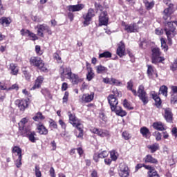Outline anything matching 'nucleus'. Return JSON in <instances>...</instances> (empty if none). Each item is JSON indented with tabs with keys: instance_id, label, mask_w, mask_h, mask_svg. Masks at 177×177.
<instances>
[{
	"instance_id": "f257e3e1",
	"label": "nucleus",
	"mask_w": 177,
	"mask_h": 177,
	"mask_svg": "<svg viewBox=\"0 0 177 177\" xmlns=\"http://www.w3.org/2000/svg\"><path fill=\"white\" fill-rule=\"evenodd\" d=\"M132 88H133V82L130 80L127 82V89L131 91L134 96H138L144 104H147L149 103V97H147V93L145 91V86L143 85L139 86L138 92Z\"/></svg>"
},
{
	"instance_id": "f03ea898",
	"label": "nucleus",
	"mask_w": 177,
	"mask_h": 177,
	"mask_svg": "<svg viewBox=\"0 0 177 177\" xmlns=\"http://www.w3.org/2000/svg\"><path fill=\"white\" fill-rule=\"evenodd\" d=\"M174 24L177 26V21L167 22L165 28L169 45H172V38L176 35V29L174 26Z\"/></svg>"
},
{
	"instance_id": "7ed1b4c3",
	"label": "nucleus",
	"mask_w": 177,
	"mask_h": 177,
	"mask_svg": "<svg viewBox=\"0 0 177 177\" xmlns=\"http://www.w3.org/2000/svg\"><path fill=\"white\" fill-rule=\"evenodd\" d=\"M30 63L31 66H34V67H37L39 70L41 71H46L48 68L45 66V63L39 57H32L30 59Z\"/></svg>"
},
{
	"instance_id": "20e7f679",
	"label": "nucleus",
	"mask_w": 177,
	"mask_h": 177,
	"mask_svg": "<svg viewBox=\"0 0 177 177\" xmlns=\"http://www.w3.org/2000/svg\"><path fill=\"white\" fill-rule=\"evenodd\" d=\"M151 60L153 64H158V63H162L165 60L164 57H161V51H160V48H153L152 49Z\"/></svg>"
},
{
	"instance_id": "39448f33",
	"label": "nucleus",
	"mask_w": 177,
	"mask_h": 177,
	"mask_svg": "<svg viewBox=\"0 0 177 177\" xmlns=\"http://www.w3.org/2000/svg\"><path fill=\"white\" fill-rule=\"evenodd\" d=\"M67 8L69 11L68 12V17L71 21H73L74 20V14L71 12H80V10H82L85 8V6L84 4L71 5Z\"/></svg>"
},
{
	"instance_id": "423d86ee",
	"label": "nucleus",
	"mask_w": 177,
	"mask_h": 177,
	"mask_svg": "<svg viewBox=\"0 0 177 177\" xmlns=\"http://www.w3.org/2000/svg\"><path fill=\"white\" fill-rule=\"evenodd\" d=\"M35 28V30H37V35L41 38L45 37L44 35V31L47 32L48 35H52V30H50V28L45 24H38Z\"/></svg>"
},
{
	"instance_id": "0eeeda50",
	"label": "nucleus",
	"mask_w": 177,
	"mask_h": 177,
	"mask_svg": "<svg viewBox=\"0 0 177 177\" xmlns=\"http://www.w3.org/2000/svg\"><path fill=\"white\" fill-rule=\"evenodd\" d=\"M90 131L92 133H95L100 136V138H110V133L107 130L92 127L90 129Z\"/></svg>"
},
{
	"instance_id": "6e6552de",
	"label": "nucleus",
	"mask_w": 177,
	"mask_h": 177,
	"mask_svg": "<svg viewBox=\"0 0 177 177\" xmlns=\"http://www.w3.org/2000/svg\"><path fill=\"white\" fill-rule=\"evenodd\" d=\"M108 102L111 106V111H115L117 109V104H118V100L115 97V93L114 95L111 94L107 97Z\"/></svg>"
},
{
	"instance_id": "1a4fd4ad",
	"label": "nucleus",
	"mask_w": 177,
	"mask_h": 177,
	"mask_svg": "<svg viewBox=\"0 0 177 177\" xmlns=\"http://www.w3.org/2000/svg\"><path fill=\"white\" fill-rule=\"evenodd\" d=\"M59 73L62 78H66L67 80H68L73 75V72L70 66L65 67V68L63 66H61L59 68Z\"/></svg>"
},
{
	"instance_id": "9d476101",
	"label": "nucleus",
	"mask_w": 177,
	"mask_h": 177,
	"mask_svg": "<svg viewBox=\"0 0 177 177\" xmlns=\"http://www.w3.org/2000/svg\"><path fill=\"white\" fill-rule=\"evenodd\" d=\"M84 26H89L91 24V20H92V17H95V10L92 8L88 9L86 15L84 16Z\"/></svg>"
},
{
	"instance_id": "9b49d317",
	"label": "nucleus",
	"mask_w": 177,
	"mask_h": 177,
	"mask_svg": "<svg viewBox=\"0 0 177 177\" xmlns=\"http://www.w3.org/2000/svg\"><path fill=\"white\" fill-rule=\"evenodd\" d=\"M119 175L121 177H128L129 176V169L125 163H120L119 166Z\"/></svg>"
},
{
	"instance_id": "f8f14e48",
	"label": "nucleus",
	"mask_w": 177,
	"mask_h": 177,
	"mask_svg": "<svg viewBox=\"0 0 177 177\" xmlns=\"http://www.w3.org/2000/svg\"><path fill=\"white\" fill-rule=\"evenodd\" d=\"M68 115L69 118V122L73 125V127H77L80 125H82L80 120L75 117V114L71 113V112H68Z\"/></svg>"
},
{
	"instance_id": "ddd939ff",
	"label": "nucleus",
	"mask_w": 177,
	"mask_h": 177,
	"mask_svg": "<svg viewBox=\"0 0 177 177\" xmlns=\"http://www.w3.org/2000/svg\"><path fill=\"white\" fill-rule=\"evenodd\" d=\"M107 24H109V17L107 12L104 11L99 16V26L102 27V26H107Z\"/></svg>"
},
{
	"instance_id": "4468645a",
	"label": "nucleus",
	"mask_w": 177,
	"mask_h": 177,
	"mask_svg": "<svg viewBox=\"0 0 177 177\" xmlns=\"http://www.w3.org/2000/svg\"><path fill=\"white\" fill-rule=\"evenodd\" d=\"M95 97V93H91L90 94H84L82 95V97L80 98V102L81 103H91L92 100H93Z\"/></svg>"
},
{
	"instance_id": "2eb2a0df",
	"label": "nucleus",
	"mask_w": 177,
	"mask_h": 177,
	"mask_svg": "<svg viewBox=\"0 0 177 177\" xmlns=\"http://www.w3.org/2000/svg\"><path fill=\"white\" fill-rule=\"evenodd\" d=\"M15 104L18 106L21 111H24L28 107V101L27 100H17Z\"/></svg>"
},
{
	"instance_id": "dca6fc26",
	"label": "nucleus",
	"mask_w": 177,
	"mask_h": 177,
	"mask_svg": "<svg viewBox=\"0 0 177 177\" xmlns=\"http://www.w3.org/2000/svg\"><path fill=\"white\" fill-rule=\"evenodd\" d=\"M171 95L170 102L171 104H177V86H171Z\"/></svg>"
},
{
	"instance_id": "f3484780",
	"label": "nucleus",
	"mask_w": 177,
	"mask_h": 177,
	"mask_svg": "<svg viewBox=\"0 0 177 177\" xmlns=\"http://www.w3.org/2000/svg\"><path fill=\"white\" fill-rule=\"evenodd\" d=\"M122 26L127 32H135V31H136V24H131L128 25L126 24L125 22H122Z\"/></svg>"
},
{
	"instance_id": "a211bd4d",
	"label": "nucleus",
	"mask_w": 177,
	"mask_h": 177,
	"mask_svg": "<svg viewBox=\"0 0 177 177\" xmlns=\"http://www.w3.org/2000/svg\"><path fill=\"white\" fill-rule=\"evenodd\" d=\"M86 80L87 81H92L93 78H95V73L93 72V69L91 67V64L86 63Z\"/></svg>"
},
{
	"instance_id": "6ab92c4d",
	"label": "nucleus",
	"mask_w": 177,
	"mask_h": 177,
	"mask_svg": "<svg viewBox=\"0 0 177 177\" xmlns=\"http://www.w3.org/2000/svg\"><path fill=\"white\" fill-rule=\"evenodd\" d=\"M164 117L167 122H172V109L170 108L164 109Z\"/></svg>"
},
{
	"instance_id": "aec40b11",
	"label": "nucleus",
	"mask_w": 177,
	"mask_h": 177,
	"mask_svg": "<svg viewBox=\"0 0 177 177\" xmlns=\"http://www.w3.org/2000/svg\"><path fill=\"white\" fill-rule=\"evenodd\" d=\"M145 169H148V177H160L153 167L145 166Z\"/></svg>"
},
{
	"instance_id": "412c9836",
	"label": "nucleus",
	"mask_w": 177,
	"mask_h": 177,
	"mask_svg": "<svg viewBox=\"0 0 177 177\" xmlns=\"http://www.w3.org/2000/svg\"><path fill=\"white\" fill-rule=\"evenodd\" d=\"M43 82H44V77L39 76L36 79L35 85L30 88V91H35V89H38L39 88H41V85H42Z\"/></svg>"
},
{
	"instance_id": "4be33fe9",
	"label": "nucleus",
	"mask_w": 177,
	"mask_h": 177,
	"mask_svg": "<svg viewBox=\"0 0 177 177\" xmlns=\"http://www.w3.org/2000/svg\"><path fill=\"white\" fill-rule=\"evenodd\" d=\"M117 55L120 56V57H122L125 55V44L124 42L120 41L117 48Z\"/></svg>"
},
{
	"instance_id": "5701e85b",
	"label": "nucleus",
	"mask_w": 177,
	"mask_h": 177,
	"mask_svg": "<svg viewBox=\"0 0 177 177\" xmlns=\"http://www.w3.org/2000/svg\"><path fill=\"white\" fill-rule=\"evenodd\" d=\"M37 132L40 135H48V129L41 123H39L37 127Z\"/></svg>"
},
{
	"instance_id": "b1692460",
	"label": "nucleus",
	"mask_w": 177,
	"mask_h": 177,
	"mask_svg": "<svg viewBox=\"0 0 177 177\" xmlns=\"http://www.w3.org/2000/svg\"><path fill=\"white\" fill-rule=\"evenodd\" d=\"M164 3L165 5H167L169 6L167 8L165 9V13L168 15L171 10H174V4L171 3V1L169 0H163Z\"/></svg>"
},
{
	"instance_id": "393cba45",
	"label": "nucleus",
	"mask_w": 177,
	"mask_h": 177,
	"mask_svg": "<svg viewBox=\"0 0 177 177\" xmlns=\"http://www.w3.org/2000/svg\"><path fill=\"white\" fill-rule=\"evenodd\" d=\"M9 70H10L12 75H17L19 73V66H17L16 64H10Z\"/></svg>"
},
{
	"instance_id": "a878e982",
	"label": "nucleus",
	"mask_w": 177,
	"mask_h": 177,
	"mask_svg": "<svg viewBox=\"0 0 177 177\" xmlns=\"http://www.w3.org/2000/svg\"><path fill=\"white\" fill-rule=\"evenodd\" d=\"M68 80H71L73 85H77V84L80 82V77H78V75H75V73H72Z\"/></svg>"
},
{
	"instance_id": "bb28decb",
	"label": "nucleus",
	"mask_w": 177,
	"mask_h": 177,
	"mask_svg": "<svg viewBox=\"0 0 177 177\" xmlns=\"http://www.w3.org/2000/svg\"><path fill=\"white\" fill-rule=\"evenodd\" d=\"M145 162H150L151 164H157V159L153 158L151 155H147L144 158Z\"/></svg>"
},
{
	"instance_id": "cd10ccee",
	"label": "nucleus",
	"mask_w": 177,
	"mask_h": 177,
	"mask_svg": "<svg viewBox=\"0 0 177 177\" xmlns=\"http://www.w3.org/2000/svg\"><path fill=\"white\" fill-rule=\"evenodd\" d=\"M95 70L97 72V74H103L104 73H107V68L102 66V65H99L95 66Z\"/></svg>"
},
{
	"instance_id": "c85d7f7f",
	"label": "nucleus",
	"mask_w": 177,
	"mask_h": 177,
	"mask_svg": "<svg viewBox=\"0 0 177 177\" xmlns=\"http://www.w3.org/2000/svg\"><path fill=\"white\" fill-rule=\"evenodd\" d=\"M153 127L154 129H157V131H164L165 129L164 128V124L161 122H156L153 123Z\"/></svg>"
},
{
	"instance_id": "c756f323",
	"label": "nucleus",
	"mask_w": 177,
	"mask_h": 177,
	"mask_svg": "<svg viewBox=\"0 0 177 177\" xmlns=\"http://www.w3.org/2000/svg\"><path fill=\"white\" fill-rule=\"evenodd\" d=\"M77 129L79 131V133H76L77 138H80L82 139V136H84V126L80 124L76 127Z\"/></svg>"
},
{
	"instance_id": "7c9ffc66",
	"label": "nucleus",
	"mask_w": 177,
	"mask_h": 177,
	"mask_svg": "<svg viewBox=\"0 0 177 177\" xmlns=\"http://www.w3.org/2000/svg\"><path fill=\"white\" fill-rule=\"evenodd\" d=\"M115 111L117 115H120V117H125L127 115V112L120 106H116Z\"/></svg>"
},
{
	"instance_id": "2f4dec72",
	"label": "nucleus",
	"mask_w": 177,
	"mask_h": 177,
	"mask_svg": "<svg viewBox=\"0 0 177 177\" xmlns=\"http://www.w3.org/2000/svg\"><path fill=\"white\" fill-rule=\"evenodd\" d=\"M147 10H151L154 7V1H149L147 0H143Z\"/></svg>"
},
{
	"instance_id": "473e14b6",
	"label": "nucleus",
	"mask_w": 177,
	"mask_h": 177,
	"mask_svg": "<svg viewBox=\"0 0 177 177\" xmlns=\"http://www.w3.org/2000/svg\"><path fill=\"white\" fill-rule=\"evenodd\" d=\"M10 19L6 18V17H2L0 19V24L1 26H3V27H8V25L10 24Z\"/></svg>"
},
{
	"instance_id": "72a5a7b5",
	"label": "nucleus",
	"mask_w": 177,
	"mask_h": 177,
	"mask_svg": "<svg viewBox=\"0 0 177 177\" xmlns=\"http://www.w3.org/2000/svg\"><path fill=\"white\" fill-rule=\"evenodd\" d=\"M35 136H37V133H35V131H32L30 132V133L28 136V138L29 140L32 142V143H35V141L38 140V139Z\"/></svg>"
},
{
	"instance_id": "f704fd0d",
	"label": "nucleus",
	"mask_w": 177,
	"mask_h": 177,
	"mask_svg": "<svg viewBox=\"0 0 177 177\" xmlns=\"http://www.w3.org/2000/svg\"><path fill=\"white\" fill-rule=\"evenodd\" d=\"M147 74L149 78H153V74H154V68L151 65H147Z\"/></svg>"
},
{
	"instance_id": "c9c22d12",
	"label": "nucleus",
	"mask_w": 177,
	"mask_h": 177,
	"mask_svg": "<svg viewBox=\"0 0 177 177\" xmlns=\"http://www.w3.org/2000/svg\"><path fill=\"white\" fill-rule=\"evenodd\" d=\"M159 93H160V95H163V96H165V97H167V96H168V87H167V86H162L160 88Z\"/></svg>"
},
{
	"instance_id": "e433bc0d",
	"label": "nucleus",
	"mask_w": 177,
	"mask_h": 177,
	"mask_svg": "<svg viewBox=\"0 0 177 177\" xmlns=\"http://www.w3.org/2000/svg\"><path fill=\"white\" fill-rule=\"evenodd\" d=\"M32 120H34V121H42V120H45V116L42 115V113L38 112L32 118Z\"/></svg>"
},
{
	"instance_id": "4c0bfd02",
	"label": "nucleus",
	"mask_w": 177,
	"mask_h": 177,
	"mask_svg": "<svg viewBox=\"0 0 177 177\" xmlns=\"http://www.w3.org/2000/svg\"><path fill=\"white\" fill-rule=\"evenodd\" d=\"M159 147H160V146L157 143L147 146V148L149 150H151V153H155V151H157V150H158Z\"/></svg>"
},
{
	"instance_id": "58836bf2",
	"label": "nucleus",
	"mask_w": 177,
	"mask_h": 177,
	"mask_svg": "<svg viewBox=\"0 0 177 177\" xmlns=\"http://www.w3.org/2000/svg\"><path fill=\"white\" fill-rule=\"evenodd\" d=\"M140 132L142 136H147L150 133V130L146 127H143L140 129Z\"/></svg>"
},
{
	"instance_id": "ea45409f",
	"label": "nucleus",
	"mask_w": 177,
	"mask_h": 177,
	"mask_svg": "<svg viewBox=\"0 0 177 177\" xmlns=\"http://www.w3.org/2000/svg\"><path fill=\"white\" fill-rule=\"evenodd\" d=\"M12 153H17L18 157H21V149L17 146L12 148Z\"/></svg>"
},
{
	"instance_id": "a19ab883",
	"label": "nucleus",
	"mask_w": 177,
	"mask_h": 177,
	"mask_svg": "<svg viewBox=\"0 0 177 177\" xmlns=\"http://www.w3.org/2000/svg\"><path fill=\"white\" fill-rule=\"evenodd\" d=\"M160 41H161L162 49H164L165 52H167V50H168V46H167V43L165 42V39L161 38Z\"/></svg>"
},
{
	"instance_id": "79ce46f5",
	"label": "nucleus",
	"mask_w": 177,
	"mask_h": 177,
	"mask_svg": "<svg viewBox=\"0 0 177 177\" xmlns=\"http://www.w3.org/2000/svg\"><path fill=\"white\" fill-rule=\"evenodd\" d=\"M99 57L100 58L105 57L106 59H107L109 57H111V53H110L109 51H105V52L100 54Z\"/></svg>"
},
{
	"instance_id": "37998d69",
	"label": "nucleus",
	"mask_w": 177,
	"mask_h": 177,
	"mask_svg": "<svg viewBox=\"0 0 177 177\" xmlns=\"http://www.w3.org/2000/svg\"><path fill=\"white\" fill-rule=\"evenodd\" d=\"M153 99L156 102V106L158 107L161 106V99L158 97V95H153Z\"/></svg>"
},
{
	"instance_id": "c03bdc74",
	"label": "nucleus",
	"mask_w": 177,
	"mask_h": 177,
	"mask_svg": "<svg viewBox=\"0 0 177 177\" xmlns=\"http://www.w3.org/2000/svg\"><path fill=\"white\" fill-rule=\"evenodd\" d=\"M35 176L37 177H41L42 176V174L41 173V170L39 166H35Z\"/></svg>"
},
{
	"instance_id": "a18cd8bd",
	"label": "nucleus",
	"mask_w": 177,
	"mask_h": 177,
	"mask_svg": "<svg viewBox=\"0 0 177 177\" xmlns=\"http://www.w3.org/2000/svg\"><path fill=\"white\" fill-rule=\"evenodd\" d=\"M122 136L124 140H129V139H131V134H129L128 131H124Z\"/></svg>"
},
{
	"instance_id": "49530a36",
	"label": "nucleus",
	"mask_w": 177,
	"mask_h": 177,
	"mask_svg": "<svg viewBox=\"0 0 177 177\" xmlns=\"http://www.w3.org/2000/svg\"><path fill=\"white\" fill-rule=\"evenodd\" d=\"M121 84V82L120 80L115 79V78H111V85H116L118 86Z\"/></svg>"
},
{
	"instance_id": "de8ad7c7",
	"label": "nucleus",
	"mask_w": 177,
	"mask_h": 177,
	"mask_svg": "<svg viewBox=\"0 0 177 177\" xmlns=\"http://www.w3.org/2000/svg\"><path fill=\"white\" fill-rule=\"evenodd\" d=\"M28 37L29 38H31L32 41H37V39H38L37 35L32 32H30Z\"/></svg>"
},
{
	"instance_id": "09e8293b",
	"label": "nucleus",
	"mask_w": 177,
	"mask_h": 177,
	"mask_svg": "<svg viewBox=\"0 0 177 177\" xmlns=\"http://www.w3.org/2000/svg\"><path fill=\"white\" fill-rule=\"evenodd\" d=\"M30 32L29 30L22 29L21 30V35L24 37H28Z\"/></svg>"
},
{
	"instance_id": "8fccbe9b",
	"label": "nucleus",
	"mask_w": 177,
	"mask_h": 177,
	"mask_svg": "<svg viewBox=\"0 0 177 177\" xmlns=\"http://www.w3.org/2000/svg\"><path fill=\"white\" fill-rule=\"evenodd\" d=\"M68 96H69L68 91H66L64 93V95L62 98V103H67V102L68 100Z\"/></svg>"
},
{
	"instance_id": "3c124183",
	"label": "nucleus",
	"mask_w": 177,
	"mask_h": 177,
	"mask_svg": "<svg viewBox=\"0 0 177 177\" xmlns=\"http://www.w3.org/2000/svg\"><path fill=\"white\" fill-rule=\"evenodd\" d=\"M100 158H106V157L109 156V151H103L100 153Z\"/></svg>"
},
{
	"instance_id": "603ef678",
	"label": "nucleus",
	"mask_w": 177,
	"mask_h": 177,
	"mask_svg": "<svg viewBox=\"0 0 177 177\" xmlns=\"http://www.w3.org/2000/svg\"><path fill=\"white\" fill-rule=\"evenodd\" d=\"M153 136H155L156 140L159 141L161 140V138H162L161 133L156 131L153 133Z\"/></svg>"
},
{
	"instance_id": "864d4df0",
	"label": "nucleus",
	"mask_w": 177,
	"mask_h": 177,
	"mask_svg": "<svg viewBox=\"0 0 177 177\" xmlns=\"http://www.w3.org/2000/svg\"><path fill=\"white\" fill-rule=\"evenodd\" d=\"M21 158L22 156L18 157V159L15 161L17 168H20L21 167Z\"/></svg>"
},
{
	"instance_id": "5fc2aeb1",
	"label": "nucleus",
	"mask_w": 177,
	"mask_h": 177,
	"mask_svg": "<svg viewBox=\"0 0 177 177\" xmlns=\"http://www.w3.org/2000/svg\"><path fill=\"white\" fill-rule=\"evenodd\" d=\"M32 20L33 21H35V23H41L42 22V18L37 17V16H32Z\"/></svg>"
},
{
	"instance_id": "6e6d98bb",
	"label": "nucleus",
	"mask_w": 177,
	"mask_h": 177,
	"mask_svg": "<svg viewBox=\"0 0 177 177\" xmlns=\"http://www.w3.org/2000/svg\"><path fill=\"white\" fill-rule=\"evenodd\" d=\"M12 90L19 91V84H12V86H10L7 89V91H12Z\"/></svg>"
},
{
	"instance_id": "4d7b16f0",
	"label": "nucleus",
	"mask_w": 177,
	"mask_h": 177,
	"mask_svg": "<svg viewBox=\"0 0 177 177\" xmlns=\"http://www.w3.org/2000/svg\"><path fill=\"white\" fill-rule=\"evenodd\" d=\"M53 57L57 60V63H62V57L57 53H55Z\"/></svg>"
},
{
	"instance_id": "13d9d810",
	"label": "nucleus",
	"mask_w": 177,
	"mask_h": 177,
	"mask_svg": "<svg viewBox=\"0 0 177 177\" xmlns=\"http://www.w3.org/2000/svg\"><path fill=\"white\" fill-rule=\"evenodd\" d=\"M123 106L125 107V109H127L128 110H131L130 104L128 103V100H124L123 102Z\"/></svg>"
},
{
	"instance_id": "bf43d9fd",
	"label": "nucleus",
	"mask_w": 177,
	"mask_h": 177,
	"mask_svg": "<svg viewBox=\"0 0 177 177\" xmlns=\"http://www.w3.org/2000/svg\"><path fill=\"white\" fill-rule=\"evenodd\" d=\"M59 125H61V127L62 128V129H66V128H67V125L66 124V123L63 121V120L60 119L59 120Z\"/></svg>"
},
{
	"instance_id": "052dcab7",
	"label": "nucleus",
	"mask_w": 177,
	"mask_h": 177,
	"mask_svg": "<svg viewBox=\"0 0 177 177\" xmlns=\"http://www.w3.org/2000/svg\"><path fill=\"white\" fill-rule=\"evenodd\" d=\"M35 52L37 55H42V51H41V46H40L37 45L35 46Z\"/></svg>"
},
{
	"instance_id": "680f3d73",
	"label": "nucleus",
	"mask_w": 177,
	"mask_h": 177,
	"mask_svg": "<svg viewBox=\"0 0 177 177\" xmlns=\"http://www.w3.org/2000/svg\"><path fill=\"white\" fill-rule=\"evenodd\" d=\"M28 122V118H24L23 119H21V120L19 123V125H21V124L24 125V124H27Z\"/></svg>"
},
{
	"instance_id": "e2e57ef3",
	"label": "nucleus",
	"mask_w": 177,
	"mask_h": 177,
	"mask_svg": "<svg viewBox=\"0 0 177 177\" xmlns=\"http://www.w3.org/2000/svg\"><path fill=\"white\" fill-rule=\"evenodd\" d=\"M99 158H100V153H95L93 156V160L95 162H99Z\"/></svg>"
},
{
	"instance_id": "0e129e2a",
	"label": "nucleus",
	"mask_w": 177,
	"mask_h": 177,
	"mask_svg": "<svg viewBox=\"0 0 177 177\" xmlns=\"http://www.w3.org/2000/svg\"><path fill=\"white\" fill-rule=\"evenodd\" d=\"M111 158L113 160V161H115V160H117V155H115V151H112L111 152Z\"/></svg>"
},
{
	"instance_id": "69168bd1",
	"label": "nucleus",
	"mask_w": 177,
	"mask_h": 177,
	"mask_svg": "<svg viewBox=\"0 0 177 177\" xmlns=\"http://www.w3.org/2000/svg\"><path fill=\"white\" fill-rule=\"evenodd\" d=\"M68 88V84L66 82H64L62 85V91H67Z\"/></svg>"
},
{
	"instance_id": "338daca9",
	"label": "nucleus",
	"mask_w": 177,
	"mask_h": 177,
	"mask_svg": "<svg viewBox=\"0 0 177 177\" xmlns=\"http://www.w3.org/2000/svg\"><path fill=\"white\" fill-rule=\"evenodd\" d=\"M49 172L51 177H56V174H55V169L53 167H50Z\"/></svg>"
},
{
	"instance_id": "774afa93",
	"label": "nucleus",
	"mask_w": 177,
	"mask_h": 177,
	"mask_svg": "<svg viewBox=\"0 0 177 177\" xmlns=\"http://www.w3.org/2000/svg\"><path fill=\"white\" fill-rule=\"evenodd\" d=\"M170 70H171V71H176L177 70V65L176 64H171V65L170 66Z\"/></svg>"
}]
</instances>
